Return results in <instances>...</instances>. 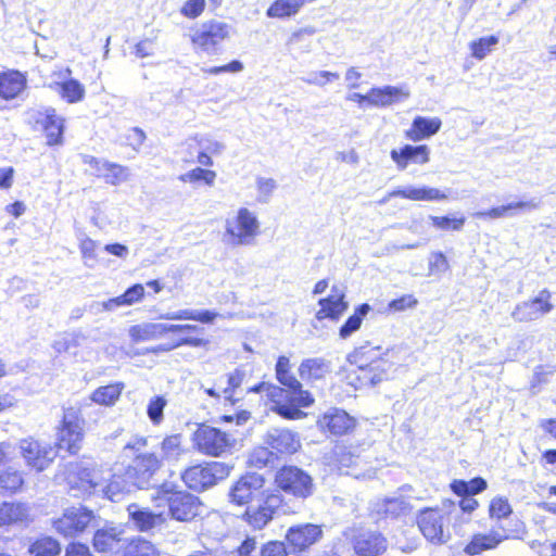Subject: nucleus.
Returning a JSON list of instances; mask_svg holds the SVG:
<instances>
[{
  "instance_id": "nucleus-1",
  "label": "nucleus",
  "mask_w": 556,
  "mask_h": 556,
  "mask_svg": "<svg viewBox=\"0 0 556 556\" xmlns=\"http://www.w3.org/2000/svg\"><path fill=\"white\" fill-rule=\"evenodd\" d=\"M277 380L285 387L262 382L251 389L261 393L271 403L270 409L287 419H301L305 414L301 407H309L314 403L312 394L303 390L302 383L288 371L277 372Z\"/></svg>"
},
{
  "instance_id": "nucleus-2",
  "label": "nucleus",
  "mask_w": 556,
  "mask_h": 556,
  "mask_svg": "<svg viewBox=\"0 0 556 556\" xmlns=\"http://www.w3.org/2000/svg\"><path fill=\"white\" fill-rule=\"evenodd\" d=\"M280 490L295 495L301 489H230V502L247 506L242 519L253 529L262 530L273 519L276 510L283 505Z\"/></svg>"
},
{
  "instance_id": "nucleus-3",
  "label": "nucleus",
  "mask_w": 556,
  "mask_h": 556,
  "mask_svg": "<svg viewBox=\"0 0 556 556\" xmlns=\"http://www.w3.org/2000/svg\"><path fill=\"white\" fill-rule=\"evenodd\" d=\"M527 534L526 522L515 517L507 522V526H500L496 530L472 533L464 545L463 552L466 556H480L495 551L505 541L523 540Z\"/></svg>"
},
{
  "instance_id": "nucleus-4",
  "label": "nucleus",
  "mask_w": 556,
  "mask_h": 556,
  "mask_svg": "<svg viewBox=\"0 0 556 556\" xmlns=\"http://www.w3.org/2000/svg\"><path fill=\"white\" fill-rule=\"evenodd\" d=\"M389 352L381 353L380 346H361L350 356L351 364L357 366L356 378L359 387H371L387 379L392 367L391 362L386 357Z\"/></svg>"
},
{
  "instance_id": "nucleus-5",
  "label": "nucleus",
  "mask_w": 556,
  "mask_h": 556,
  "mask_svg": "<svg viewBox=\"0 0 556 556\" xmlns=\"http://www.w3.org/2000/svg\"><path fill=\"white\" fill-rule=\"evenodd\" d=\"M261 233V222L255 212L240 207L225 222V238L233 247L251 245Z\"/></svg>"
},
{
  "instance_id": "nucleus-6",
  "label": "nucleus",
  "mask_w": 556,
  "mask_h": 556,
  "mask_svg": "<svg viewBox=\"0 0 556 556\" xmlns=\"http://www.w3.org/2000/svg\"><path fill=\"white\" fill-rule=\"evenodd\" d=\"M416 523L424 538L433 545H442L450 539L447 530V516L438 507L421 509Z\"/></svg>"
},
{
  "instance_id": "nucleus-7",
  "label": "nucleus",
  "mask_w": 556,
  "mask_h": 556,
  "mask_svg": "<svg viewBox=\"0 0 556 556\" xmlns=\"http://www.w3.org/2000/svg\"><path fill=\"white\" fill-rule=\"evenodd\" d=\"M349 539L355 556H383L389 548V540L379 530L352 529Z\"/></svg>"
},
{
  "instance_id": "nucleus-8",
  "label": "nucleus",
  "mask_w": 556,
  "mask_h": 556,
  "mask_svg": "<svg viewBox=\"0 0 556 556\" xmlns=\"http://www.w3.org/2000/svg\"><path fill=\"white\" fill-rule=\"evenodd\" d=\"M323 526L306 522L290 527L285 540L292 555L303 556L323 539Z\"/></svg>"
},
{
  "instance_id": "nucleus-9",
  "label": "nucleus",
  "mask_w": 556,
  "mask_h": 556,
  "mask_svg": "<svg viewBox=\"0 0 556 556\" xmlns=\"http://www.w3.org/2000/svg\"><path fill=\"white\" fill-rule=\"evenodd\" d=\"M231 26L225 22L211 20L202 23L192 34L191 41L203 52H214L230 37Z\"/></svg>"
},
{
  "instance_id": "nucleus-10",
  "label": "nucleus",
  "mask_w": 556,
  "mask_h": 556,
  "mask_svg": "<svg viewBox=\"0 0 556 556\" xmlns=\"http://www.w3.org/2000/svg\"><path fill=\"white\" fill-rule=\"evenodd\" d=\"M236 440L210 426H201L194 433V444L198 450L211 456H222L235 446Z\"/></svg>"
},
{
  "instance_id": "nucleus-11",
  "label": "nucleus",
  "mask_w": 556,
  "mask_h": 556,
  "mask_svg": "<svg viewBox=\"0 0 556 556\" xmlns=\"http://www.w3.org/2000/svg\"><path fill=\"white\" fill-rule=\"evenodd\" d=\"M85 420L74 408L64 412L61 428L58 433V445L71 454H76L84 439Z\"/></svg>"
},
{
  "instance_id": "nucleus-12",
  "label": "nucleus",
  "mask_w": 556,
  "mask_h": 556,
  "mask_svg": "<svg viewBox=\"0 0 556 556\" xmlns=\"http://www.w3.org/2000/svg\"><path fill=\"white\" fill-rule=\"evenodd\" d=\"M93 519L94 514L92 510L84 507H71L62 516L53 520V528L65 538H75L81 534Z\"/></svg>"
},
{
  "instance_id": "nucleus-13",
  "label": "nucleus",
  "mask_w": 556,
  "mask_h": 556,
  "mask_svg": "<svg viewBox=\"0 0 556 556\" xmlns=\"http://www.w3.org/2000/svg\"><path fill=\"white\" fill-rule=\"evenodd\" d=\"M166 501L170 516L178 521H190L200 514V500L187 491L166 489Z\"/></svg>"
},
{
  "instance_id": "nucleus-14",
  "label": "nucleus",
  "mask_w": 556,
  "mask_h": 556,
  "mask_svg": "<svg viewBox=\"0 0 556 556\" xmlns=\"http://www.w3.org/2000/svg\"><path fill=\"white\" fill-rule=\"evenodd\" d=\"M552 293L547 289L541 290L534 298L517 304L511 317L519 323L538 320L553 311Z\"/></svg>"
},
{
  "instance_id": "nucleus-15",
  "label": "nucleus",
  "mask_w": 556,
  "mask_h": 556,
  "mask_svg": "<svg viewBox=\"0 0 556 556\" xmlns=\"http://www.w3.org/2000/svg\"><path fill=\"white\" fill-rule=\"evenodd\" d=\"M18 448L27 466L35 468L38 471L47 468L55 456L49 444H43L33 438L21 440Z\"/></svg>"
},
{
  "instance_id": "nucleus-16",
  "label": "nucleus",
  "mask_w": 556,
  "mask_h": 556,
  "mask_svg": "<svg viewBox=\"0 0 556 556\" xmlns=\"http://www.w3.org/2000/svg\"><path fill=\"white\" fill-rule=\"evenodd\" d=\"M393 198H402L412 201H444L447 194L442 190L428 186H406L403 188L394 189L381 198L378 203L380 205L387 204Z\"/></svg>"
},
{
  "instance_id": "nucleus-17",
  "label": "nucleus",
  "mask_w": 556,
  "mask_h": 556,
  "mask_svg": "<svg viewBox=\"0 0 556 556\" xmlns=\"http://www.w3.org/2000/svg\"><path fill=\"white\" fill-rule=\"evenodd\" d=\"M96 471L83 462L71 463L60 471L55 479L59 484H68V486H97L98 481L94 480Z\"/></svg>"
},
{
  "instance_id": "nucleus-18",
  "label": "nucleus",
  "mask_w": 556,
  "mask_h": 556,
  "mask_svg": "<svg viewBox=\"0 0 556 556\" xmlns=\"http://www.w3.org/2000/svg\"><path fill=\"white\" fill-rule=\"evenodd\" d=\"M319 309L315 317L318 320L331 319L338 320L348 309L349 303L345 301V291L340 286H333L327 298L318 301Z\"/></svg>"
},
{
  "instance_id": "nucleus-19",
  "label": "nucleus",
  "mask_w": 556,
  "mask_h": 556,
  "mask_svg": "<svg viewBox=\"0 0 556 556\" xmlns=\"http://www.w3.org/2000/svg\"><path fill=\"white\" fill-rule=\"evenodd\" d=\"M126 539H123V530L117 527H103L94 531L91 544L98 554H113L121 548Z\"/></svg>"
},
{
  "instance_id": "nucleus-20",
  "label": "nucleus",
  "mask_w": 556,
  "mask_h": 556,
  "mask_svg": "<svg viewBox=\"0 0 556 556\" xmlns=\"http://www.w3.org/2000/svg\"><path fill=\"white\" fill-rule=\"evenodd\" d=\"M318 424L334 435H343L355 428L356 421L346 412L331 408L323 415Z\"/></svg>"
},
{
  "instance_id": "nucleus-21",
  "label": "nucleus",
  "mask_w": 556,
  "mask_h": 556,
  "mask_svg": "<svg viewBox=\"0 0 556 556\" xmlns=\"http://www.w3.org/2000/svg\"><path fill=\"white\" fill-rule=\"evenodd\" d=\"M392 161L396 164L397 169L404 170L409 162L415 164H427L430 160V150L427 146L406 144L402 149H393L390 153Z\"/></svg>"
},
{
  "instance_id": "nucleus-22",
  "label": "nucleus",
  "mask_w": 556,
  "mask_h": 556,
  "mask_svg": "<svg viewBox=\"0 0 556 556\" xmlns=\"http://www.w3.org/2000/svg\"><path fill=\"white\" fill-rule=\"evenodd\" d=\"M129 520L139 532H149L154 528L165 523L166 518L163 513H153L149 509H141L137 504L127 506Z\"/></svg>"
},
{
  "instance_id": "nucleus-23",
  "label": "nucleus",
  "mask_w": 556,
  "mask_h": 556,
  "mask_svg": "<svg viewBox=\"0 0 556 556\" xmlns=\"http://www.w3.org/2000/svg\"><path fill=\"white\" fill-rule=\"evenodd\" d=\"M266 444L277 453H294L300 447L298 435L288 429H271L265 438Z\"/></svg>"
},
{
  "instance_id": "nucleus-24",
  "label": "nucleus",
  "mask_w": 556,
  "mask_h": 556,
  "mask_svg": "<svg viewBox=\"0 0 556 556\" xmlns=\"http://www.w3.org/2000/svg\"><path fill=\"white\" fill-rule=\"evenodd\" d=\"M118 554L119 556H162L159 546L141 535L126 539L118 548Z\"/></svg>"
},
{
  "instance_id": "nucleus-25",
  "label": "nucleus",
  "mask_w": 556,
  "mask_h": 556,
  "mask_svg": "<svg viewBox=\"0 0 556 556\" xmlns=\"http://www.w3.org/2000/svg\"><path fill=\"white\" fill-rule=\"evenodd\" d=\"M409 91L403 87L384 86L369 90V105L389 106L395 102L407 99Z\"/></svg>"
},
{
  "instance_id": "nucleus-26",
  "label": "nucleus",
  "mask_w": 556,
  "mask_h": 556,
  "mask_svg": "<svg viewBox=\"0 0 556 556\" xmlns=\"http://www.w3.org/2000/svg\"><path fill=\"white\" fill-rule=\"evenodd\" d=\"M38 123H40L43 128L49 146L62 144L64 119L56 115L54 109H47Z\"/></svg>"
},
{
  "instance_id": "nucleus-27",
  "label": "nucleus",
  "mask_w": 556,
  "mask_h": 556,
  "mask_svg": "<svg viewBox=\"0 0 556 556\" xmlns=\"http://www.w3.org/2000/svg\"><path fill=\"white\" fill-rule=\"evenodd\" d=\"M442 122L439 117L417 116L412 127L406 131V137L412 141H420L435 135L441 128Z\"/></svg>"
},
{
  "instance_id": "nucleus-28",
  "label": "nucleus",
  "mask_w": 556,
  "mask_h": 556,
  "mask_svg": "<svg viewBox=\"0 0 556 556\" xmlns=\"http://www.w3.org/2000/svg\"><path fill=\"white\" fill-rule=\"evenodd\" d=\"M129 337L132 342L139 343L144 341L157 340L163 338L167 330V324L161 323H142L129 328Z\"/></svg>"
},
{
  "instance_id": "nucleus-29",
  "label": "nucleus",
  "mask_w": 556,
  "mask_h": 556,
  "mask_svg": "<svg viewBox=\"0 0 556 556\" xmlns=\"http://www.w3.org/2000/svg\"><path fill=\"white\" fill-rule=\"evenodd\" d=\"M298 371L302 380L315 382L325 378V376L330 372V364L319 357L307 358L300 364Z\"/></svg>"
},
{
  "instance_id": "nucleus-30",
  "label": "nucleus",
  "mask_w": 556,
  "mask_h": 556,
  "mask_svg": "<svg viewBox=\"0 0 556 556\" xmlns=\"http://www.w3.org/2000/svg\"><path fill=\"white\" fill-rule=\"evenodd\" d=\"M277 486H311V476L295 466H285L276 475Z\"/></svg>"
},
{
  "instance_id": "nucleus-31",
  "label": "nucleus",
  "mask_w": 556,
  "mask_h": 556,
  "mask_svg": "<svg viewBox=\"0 0 556 556\" xmlns=\"http://www.w3.org/2000/svg\"><path fill=\"white\" fill-rule=\"evenodd\" d=\"M144 296V288L142 285H134L127 289L122 295L110 299L102 303L105 311H113L118 306H129L140 302Z\"/></svg>"
},
{
  "instance_id": "nucleus-32",
  "label": "nucleus",
  "mask_w": 556,
  "mask_h": 556,
  "mask_svg": "<svg viewBox=\"0 0 556 556\" xmlns=\"http://www.w3.org/2000/svg\"><path fill=\"white\" fill-rule=\"evenodd\" d=\"M25 88V78L18 72H10L0 75V97L13 99Z\"/></svg>"
},
{
  "instance_id": "nucleus-33",
  "label": "nucleus",
  "mask_w": 556,
  "mask_h": 556,
  "mask_svg": "<svg viewBox=\"0 0 556 556\" xmlns=\"http://www.w3.org/2000/svg\"><path fill=\"white\" fill-rule=\"evenodd\" d=\"M123 389L122 382L99 387L91 393L90 400L98 405L112 406L119 399Z\"/></svg>"
},
{
  "instance_id": "nucleus-34",
  "label": "nucleus",
  "mask_w": 556,
  "mask_h": 556,
  "mask_svg": "<svg viewBox=\"0 0 556 556\" xmlns=\"http://www.w3.org/2000/svg\"><path fill=\"white\" fill-rule=\"evenodd\" d=\"M61 551L60 542L49 535L35 539L28 547V553L31 556H58Z\"/></svg>"
},
{
  "instance_id": "nucleus-35",
  "label": "nucleus",
  "mask_w": 556,
  "mask_h": 556,
  "mask_svg": "<svg viewBox=\"0 0 556 556\" xmlns=\"http://www.w3.org/2000/svg\"><path fill=\"white\" fill-rule=\"evenodd\" d=\"M202 484L200 486H213L220 483L229 476L230 468L224 463L213 462L202 466Z\"/></svg>"
},
{
  "instance_id": "nucleus-36",
  "label": "nucleus",
  "mask_w": 556,
  "mask_h": 556,
  "mask_svg": "<svg viewBox=\"0 0 556 556\" xmlns=\"http://www.w3.org/2000/svg\"><path fill=\"white\" fill-rule=\"evenodd\" d=\"M217 313L211 311L180 309L174 313H166L160 318L167 320H195L200 323H213Z\"/></svg>"
},
{
  "instance_id": "nucleus-37",
  "label": "nucleus",
  "mask_w": 556,
  "mask_h": 556,
  "mask_svg": "<svg viewBox=\"0 0 556 556\" xmlns=\"http://www.w3.org/2000/svg\"><path fill=\"white\" fill-rule=\"evenodd\" d=\"M513 506L507 497L497 495L493 497L489 504L488 515L491 520L502 521V520H511L510 516L513 515Z\"/></svg>"
},
{
  "instance_id": "nucleus-38",
  "label": "nucleus",
  "mask_w": 556,
  "mask_h": 556,
  "mask_svg": "<svg viewBox=\"0 0 556 556\" xmlns=\"http://www.w3.org/2000/svg\"><path fill=\"white\" fill-rule=\"evenodd\" d=\"M54 91L61 97V99L71 104L83 101L86 94L84 85L74 78L63 83L61 87Z\"/></svg>"
},
{
  "instance_id": "nucleus-39",
  "label": "nucleus",
  "mask_w": 556,
  "mask_h": 556,
  "mask_svg": "<svg viewBox=\"0 0 556 556\" xmlns=\"http://www.w3.org/2000/svg\"><path fill=\"white\" fill-rule=\"evenodd\" d=\"M305 0H276L267 10V16L283 18L294 15L303 7Z\"/></svg>"
},
{
  "instance_id": "nucleus-40",
  "label": "nucleus",
  "mask_w": 556,
  "mask_h": 556,
  "mask_svg": "<svg viewBox=\"0 0 556 556\" xmlns=\"http://www.w3.org/2000/svg\"><path fill=\"white\" fill-rule=\"evenodd\" d=\"M27 518L26 508L22 504L1 503L0 504V527L9 526Z\"/></svg>"
},
{
  "instance_id": "nucleus-41",
  "label": "nucleus",
  "mask_w": 556,
  "mask_h": 556,
  "mask_svg": "<svg viewBox=\"0 0 556 556\" xmlns=\"http://www.w3.org/2000/svg\"><path fill=\"white\" fill-rule=\"evenodd\" d=\"M369 304L364 303L359 305L354 314L348 318L344 325L340 328L339 336L341 339H348L355 331L361 328L364 317L370 312Z\"/></svg>"
},
{
  "instance_id": "nucleus-42",
  "label": "nucleus",
  "mask_w": 556,
  "mask_h": 556,
  "mask_svg": "<svg viewBox=\"0 0 556 556\" xmlns=\"http://www.w3.org/2000/svg\"><path fill=\"white\" fill-rule=\"evenodd\" d=\"M161 467V459L154 453L136 455L134 459V471L141 476H151Z\"/></svg>"
},
{
  "instance_id": "nucleus-43",
  "label": "nucleus",
  "mask_w": 556,
  "mask_h": 556,
  "mask_svg": "<svg viewBox=\"0 0 556 556\" xmlns=\"http://www.w3.org/2000/svg\"><path fill=\"white\" fill-rule=\"evenodd\" d=\"M404 502L399 498H384L377 504L376 514L382 519H395L405 514Z\"/></svg>"
},
{
  "instance_id": "nucleus-44",
  "label": "nucleus",
  "mask_w": 556,
  "mask_h": 556,
  "mask_svg": "<svg viewBox=\"0 0 556 556\" xmlns=\"http://www.w3.org/2000/svg\"><path fill=\"white\" fill-rule=\"evenodd\" d=\"M105 166L102 179H104L106 184L111 186H118L129 180L130 172L127 166L112 162H109Z\"/></svg>"
},
{
  "instance_id": "nucleus-45",
  "label": "nucleus",
  "mask_w": 556,
  "mask_h": 556,
  "mask_svg": "<svg viewBox=\"0 0 556 556\" xmlns=\"http://www.w3.org/2000/svg\"><path fill=\"white\" fill-rule=\"evenodd\" d=\"M217 174L212 169L195 167L179 176V180L185 184H195L203 181L206 186L212 187L215 184Z\"/></svg>"
},
{
  "instance_id": "nucleus-46",
  "label": "nucleus",
  "mask_w": 556,
  "mask_h": 556,
  "mask_svg": "<svg viewBox=\"0 0 556 556\" xmlns=\"http://www.w3.org/2000/svg\"><path fill=\"white\" fill-rule=\"evenodd\" d=\"M184 453L181 445V435L172 434L166 437L161 443L162 459L177 460Z\"/></svg>"
},
{
  "instance_id": "nucleus-47",
  "label": "nucleus",
  "mask_w": 556,
  "mask_h": 556,
  "mask_svg": "<svg viewBox=\"0 0 556 556\" xmlns=\"http://www.w3.org/2000/svg\"><path fill=\"white\" fill-rule=\"evenodd\" d=\"M420 546V539L415 534L413 527L403 529L395 538V547L405 554L417 551Z\"/></svg>"
},
{
  "instance_id": "nucleus-48",
  "label": "nucleus",
  "mask_w": 556,
  "mask_h": 556,
  "mask_svg": "<svg viewBox=\"0 0 556 556\" xmlns=\"http://www.w3.org/2000/svg\"><path fill=\"white\" fill-rule=\"evenodd\" d=\"M340 78V75L330 71H312L302 80L311 86L324 88L328 84L334 83Z\"/></svg>"
},
{
  "instance_id": "nucleus-49",
  "label": "nucleus",
  "mask_w": 556,
  "mask_h": 556,
  "mask_svg": "<svg viewBox=\"0 0 556 556\" xmlns=\"http://www.w3.org/2000/svg\"><path fill=\"white\" fill-rule=\"evenodd\" d=\"M498 43L496 36L482 37L470 43L471 55L477 60H483Z\"/></svg>"
},
{
  "instance_id": "nucleus-50",
  "label": "nucleus",
  "mask_w": 556,
  "mask_h": 556,
  "mask_svg": "<svg viewBox=\"0 0 556 556\" xmlns=\"http://www.w3.org/2000/svg\"><path fill=\"white\" fill-rule=\"evenodd\" d=\"M454 492L460 496L459 507L464 513L470 514L475 511L479 503L475 498V495L483 491L484 489H453Z\"/></svg>"
},
{
  "instance_id": "nucleus-51",
  "label": "nucleus",
  "mask_w": 556,
  "mask_h": 556,
  "mask_svg": "<svg viewBox=\"0 0 556 556\" xmlns=\"http://www.w3.org/2000/svg\"><path fill=\"white\" fill-rule=\"evenodd\" d=\"M208 344V340L203 338H195V337H186L181 338L175 343L172 344H161L153 349H151L152 353H159V352H169L176 348H179L181 345H189L192 348H201L206 346Z\"/></svg>"
},
{
  "instance_id": "nucleus-52",
  "label": "nucleus",
  "mask_w": 556,
  "mask_h": 556,
  "mask_svg": "<svg viewBox=\"0 0 556 556\" xmlns=\"http://www.w3.org/2000/svg\"><path fill=\"white\" fill-rule=\"evenodd\" d=\"M556 372V365L554 364H544L538 365L533 369V375L531 379V388L535 389L543 383H547L549 378Z\"/></svg>"
},
{
  "instance_id": "nucleus-53",
  "label": "nucleus",
  "mask_w": 556,
  "mask_h": 556,
  "mask_svg": "<svg viewBox=\"0 0 556 556\" xmlns=\"http://www.w3.org/2000/svg\"><path fill=\"white\" fill-rule=\"evenodd\" d=\"M84 338L81 332L65 333L53 342V349L58 353L68 352L72 346H77Z\"/></svg>"
},
{
  "instance_id": "nucleus-54",
  "label": "nucleus",
  "mask_w": 556,
  "mask_h": 556,
  "mask_svg": "<svg viewBox=\"0 0 556 556\" xmlns=\"http://www.w3.org/2000/svg\"><path fill=\"white\" fill-rule=\"evenodd\" d=\"M79 249L85 265L93 267L97 262L98 243L90 238H84L80 240Z\"/></svg>"
},
{
  "instance_id": "nucleus-55",
  "label": "nucleus",
  "mask_w": 556,
  "mask_h": 556,
  "mask_svg": "<svg viewBox=\"0 0 556 556\" xmlns=\"http://www.w3.org/2000/svg\"><path fill=\"white\" fill-rule=\"evenodd\" d=\"M25 483L23 472L8 467L0 470V486H22Z\"/></svg>"
},
{
  "instance_id": "nucleus-56",
  "label": "nucleus",
  "mask_w": 556,
  "mask_h": 556,
  "mask_svg": "<svg viewBox=\"0 0 556 556\" xmlns=\"http://www.w3.org/2000/svg\"><path fill=\"white\" fill-rule=\"evenodd\" d=\"M290 551L286 541L270 540L264 543L260 549V556H289Z\"/></svg>"
},
{
  "instance_id": "nucleus-57",
  "label": "nucleus",
  "mask_w": 556,
  "mask_h": 556,
  "mask_svg": "<svg viewBox=\"0 0 556 556\" xmlns=\"http://www.w3.org/2000/svg\"><path fill=\"white\" fill-rule=\"evenodd\" d=\"M433 227L441 230H460L465 224V217L450 218L447 216H430Z\"/></svg>"
},
{
  "instance_id": "nucleus-58",
  "label": "nucleus",
  "mask_w": 556,
  "mask_h": 556,
  "mask_svg": "<svg viewBox=\"0 0 556 556\" xmlns=\"http://www.w3.org/2000/svg\"><path fill=\"white\" fill-rule=\"evenodd\" d=\"M166 403L163 396H155L149 402L147 414L154 425H159L163 420V410Z\"/></svg>"
},
{
  "instance_id": "nucleus-59",
  "label": "nucleus",
  "mask_w": 556,
  "mask_h": 556,
  "mask_svg": "<svg viewBox=\"0 0 556 556\" xmlns=\"http://www.w3.org/2000/svg\"><path fill=\"white\" fill-rule=\"evenodd\" d=\"M256 188L258 192L257 201L266 203L276 189V181L273 178L260 177L256 180Z\"/></svg>"
},
{
  "instance_id": "nucleus-60",
  "label": "nucleus",
  "mask_w": 556,
  "mask_h": 556,
  "mask_svg": "<svg viewBox=\"0 0 556 556\" xmlns=\"http://www.w3.org/2000/svg\"><path fill=\"white\" fill-rule=\"evenodd\" d=\"M418 304L417 299L412 294H405L399 299L392 300L388 309L393 313L404 312L414 308Z\"/></svg>"
},
{
  "instance_id": "nucleus-61",
  "label": "nucleus",
  "mask_w": 556,
  "mask_h": 556,
  "mask_svg": "<svg viewBox=\"0 0 556 556\" xmlns=\"http://www.w3.org/2000/svg\"><path fill=\"white\" fill-rule=\"evenodd\" d=\"M205 0H187L180 9V13L188 18H197L205 9Z\"/></svg>"
},
{
  "instance_id": "nucleus-62",
  "label": "nucleus",
  "mask_w": 556,
  "mask_h": 556,
  "mask_svg": "<svg viewBox=\"0 0 556 556\" xmlns=\"http://www.w3.org/2000/svg\"><path fill=\"white\" fill-rule=\"evenodd\" d=\"M72 78V70L70 67H56L50 76L48 87L53 91L61 87L63 83L68 81Z\"/></svg>"
},
{
  "instance_id": "nucleus-63",
  "label": "nucleus",
  "mask_w": 556,
  "mask_h": 556,
  "mask_svg": "<svg viewBox=\"0 0 556 556\" xmlns=\"http://www.w3.org/2000/svg\"><path fill=\"white\" fill-rule=\"evenodd\" d=\"M81 161L85 165L89 166L90 173L99 178H102L104 169L106 167L104 165H108L109 163V161L106 160L98 159L96 156L88 154L81 155Z\"/></svg>"
},
{
  "instance_id": "nucleus-64",
  "label": "nucleus",
  "mask_w": 556,
  "mask_h": 556,
  "mask_svg": "<svg viewBox=\"0 0 556 556\" xmlns=\"http://www.w3.org/2000/svg\"><path fill=\"white\" fill-rule=\"evenodd\" d=\"M202 466L197 465L188 468L182 473V481L185 482L186 486H200L202 484Z\"/></svg>"
}]
</instances>
